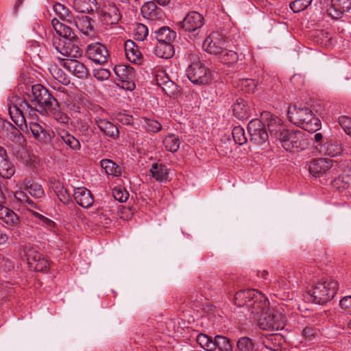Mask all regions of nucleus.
Instances as JSON below:
<instances>
[{"instance_id":"33","label":"nucleus","mask_w":351,"mask_h":351,"mask_svg":"<svg viewBox=\"0 0 351 351\" xmlns=\"http://www.w3.org/2000/svg\"><path fill=\"white\" fill-rule=\"evenodd\" d=\"M158 43H171L176 37V33L167 27H162L154 31Z\"/></svg>"},{"instance_id":"56","label":"nucleus","mask_w":351,"mask_h":351,"mask_svg":"<svg viewBox=\"0 0 351 351\" xmlns=\"http://www.w3.org/2000/svg\"><path fill=\"white\" fill-rule=\"evenodd\" d=\"M14 197L21 203H27L32 208L36 207L35 203L23 191H16L14 193Z\"/></svg>"},{"instance_id":"32","label":"nucleus","mask_w":351,"mask_h":351,"mask_svg":"<svg viewBox=\"0 0 351 351\" xmlns=\"http://www.w3.org/2000/svg\"><path fill=\"white\" fill-rule=\"evenodd\" d=\"M318 151L320 154L327 155L330 157H335L341 154L342 149L341 146L334 142H327L324 144H319Z\"/></svg>"},{"instance_id":"47","label":"nucleus","mask_w":351,"mask_h":351,"mask_svg":"<svg viewBox=\"0 0 351 351\" xmlns=\"http://www.w3.org/2000/svg\"><path fill=\"white\" fill-rule=\"evenodd\" d=\"M215 350L220 351H232V346L228 338L221 335H216L214 339Z\"/></svg>"},{"instance_id":"58","label":"nucleus","mask_w":351,"mask_h":351,"mask_svg":"<svg viewBox=\"0 0 351 351\" xmlns=\"http://www.w3.org/2000/svg\"><path fill=\"white\" fill-rule=\"evenodd\" d=\"M110 76V72L106 69H99L94 71V77L99 81L108 80Z\"/></svg>"},{"instance_id":"44","label":"nucleus","mask_w":351,"mask_h":351,"mask_svg":"<svg viewBox=\"0 0 351 351\" xmlns=\"http://www.w3.org/2000/svg\"><path fill=\"white\" fill-rule=\"evenodd\" d=\"M141 11L143 17L148 20H154L158 14L156 5L154 2L145 3L141 7Z\"/></svg>"},{"instance_id":"42","label":"nucleus","mask_w":351,"mask_h":351,"mask_svg":"<svg viewBox=\"0 0 351 351\" xmlns=\"http://www.w3.org/2000/svg\"><path fill=\"white\" fill-rule=\"evenodd\" d=\"M52 188L61 202L64 204H67L70 202V195L60 182H54Z\"/></svg>"},{"instance_id":"49","label":"nucleus","mask_w":351,"mask_h":351,"mask_svg":"<svg viewBox=\"0 0 351 351\" xmlns=\"http://www.w3.org/2000/svg\"><path fill=\"white\" fill-rule=\"evenodd\" d=\"M143 125L152 133H156L161 130L162 125L158 121L147 118L143 119Z\"/></svg>"},{"instance_id":"38","label":"nucleus","mask_w":351,"mask_h":351,"mask_svg":"<svg viewBox=\"0 0 351 351\" xmlns=\"http://www.w3.org/2000/svg\"><path fill=\"white\" fill-rule=\"evenodd\" d=\"M163 145L168 152H176L180 147V140L176 134H169L163 140Z\"/></svg>"},{"instance_id":"18","label":"nucleus","mask_w":351,"mask_h":351,"mask_svg":"<svg viewBox=\"0 0 351 351\" xmlns=\"http://www.w3.org/2000/svg\"><path fill=\"white\" fill-rule=\"evenodd\" d=\"M351 9V0H331L328 9V14L333 19H340L344 12Z\"/></svg>"},{"instance_id":"14","label":"nucleus","mask_w":351,"mask_h":351,"mask_svg":"<svg viewBox=\"0 0 351 351\" xmlns=\"http://www.w3.org/2000/svg\"><path fill=\"white\" fill-rule=\"evenodd\" d=\"M60 64L69 72L78 78H84L88 75V69L84 64L79 62L77 58L60 59Z\"/></svg>"},{"instance_id":"20","label":"nucleus","mask_w":351,"mask_h":351,"mask_svg":"<svg viewBox=\"0 0 351 351\" xmlns=\"http://www.w3.org/2000/svg\"><path fill=\"white\" fill-rule=\"evenodd\" d=\"M95 122L101 132H102L106 136H108L112 139H117L119 138V130L112 122L99 116L95 117Z\"/></svg>"},{"instance_id":"23","label":"nucleus","mask_w":351,"mask_h":351,"mask_svg":"<svg viewBox=\"0 0 351 351\" xmlns=\"http://www.w3.org/2000/svg\"><path fill=\"white\" fill-rule=\"evenodd\" d=\"M3 130L2 136L12 141V142L19 143L23 139V136L19 129L8 121H1Z\"/></svg>"},{"instance_id":"29","label":"nucleus","mask_w":351,"mask_h":351,"mask_svg":"<svg viewBox=\"0 0 351 351\" xmlns=\"http://www.w3.org/2000/svg\"><path fill=\"white\" fill-rule=\"evenodd\" d=\"M23 184L32 197L40 198L44 196L45 191L42 186L35 182L31 178H25Z\"/></svg>"},{"instance_id":"61","label":"nucleus","mask_w":351,"mask_h":351,"mask_svg":"<svg viewBox=\"0 0 351 351\" xmlns=\"http://www.w3.org/2000/svg\"><path fill=\"white\" fill-rule=\"evenodd\" d=\"M118 1L125 4V5L128 8V9L134 12L136 10L138 2L140 0H118Z\"/></svg>"},{"instance_id":"3","label":"nucleus","mask_w":351,"mask_h":351,"mask_svg":"<svg viewBox=\"0 0 351 351\" xmlns=\"http://www.w3.org/2000/svg\"><path fill=\"white\" fill-rule=\"evenodd\" d=\"M337 289V281L323 278L306 291V297L310 302L322 305L335 297Z\"/></svg>"},{"instance_id":"40","label":"nucleus","mask_w":351,"mask_h":351,"mask_svg":"<svg viewBox=\"0 0 351 351\" xmlns=\"http://www.w3.org/2000/svg\"><path fill=\"white\" fill-rule=\"evenodd\" d=\"M100 164L107 174L113 176H118L121 174V168L112 160L104 159L101 160Z\"/></svg>"},{"instance_id":"8","label":"nucleus","mask_w":351,"mask_h":351,"mask_svg":"<svg viewBox=\"0 0 351 351\" xmlns=\"http://www.w3.org/2000/svg\"><path fill=\"white\" fill-rule=\"evenodd\" d=\"M286 136L282 141L281 145L287 151L304 150L308 145V138L302 130H289Z\"/></svg>"},{"instance_id":"57","label":"nucleus","mask_w":351,"mask_h":351,"mask_svg":"<svg viewBox=\"0 0 351 351\" xmlns=\"http://www.w3.org/2000/svg\"><path fill=\"white\" fill-rule=\"evenodd\" d=\"M339 305L344 313L351 314V295L343 297L340 300Z\"/></svg>"},{"instance_id":"51","label":"nucleus","mask_w":351,"mask_h":351,"mask_svg":"<svg viewBox=\"0 0 351 351\" xmlns=\"http://www.w3.org/2000/svg\"><path fill=\"white\" fill-rule=\"evenodd\" d=\"M232 137L234 142L239 145H242L247 142V138L245 136L244 130L241 127H235L232 130Z\"/></svg>"},{"instance_id":"25","label":"nucleus","mask_w":351,"mask_h":351,"mask_svg":"<svg viewBox=\"0 0 351 351\" xmlns=\"http://www.w3.org/2000/svg\"><path fill=\"white\" fill-rule=\"evenodd\" d=\"M25 254L27 257V260L37 263L36 269L37 270H43L49 267V261L46 259L40 252L33 250H26Z\"/></svg>"},{"instance_id":"19","label":"nucleus","mask_w":351,"mask_h":351,"mask_svg":"<svg viewBox=\"0 0 351 351\" xmlns=\"http://www.w3.org/2000/svg\"><path fill=\"white\" fill-rule=\"evenodd\" d=\"M73 197L77 204L84 208L91 207L94 202L91 192L85 187L75 189Z\"/></svg>"},{"instance_id":"50","label":"nucleus","mask_w":351,"mask_h":351,"mask_svg":"<svg viewBox=\"0 0 351 351\" xmlns=\"http://www.w3.org/2000/svg\"><path fill=\"white\" fill-rule=\"evenodd\" d=\"M133 34L136 40L143 41L148 35V28L142 23H138L134 28Z\"/></svg>"},{"instance_id":"15","label":"nucleus","mask_w":351,"mask_h":351,"mask_svg":"<svg viewBox=\"0 0 351 351\" xmlns=\"http://www.w3.org/2000/svg\"><path fill=\"white\" fill-rule=\"evenodd\" d=\"M73 24L85 36L91 37L95 34V21L88 16L81 15L77 16L76 19L73 18L71 25Z\"/></svg>"},{"instance_id":"60","label":"nucleus","mask_w":351,"mask_h":351,"mask_svg":"<svg viewBox=\"0 0 351 351\" xmlns=\"http://www.w3.org/2000/svg\"><path fill=\"white\" fill-rule=\"evenodd\" d=\"M120 86L128 90H133L135 88V84L133 78L123 79L120 80Z\"/></svg>"},{"instance_id":"53","label":"nucleus","mask_w":351,"mask_h":351,"mask_svg":"<svg viewBox=\"0 0 351 351\" xmlns=\"http://www.w3.org/2000/svg\"><path fill=\"white\" fill-rule=\"evenodd\" d=\"M237 347L240 351H252L254 343L250 338L243 337L239 339Z\"/></svg>"},{"instance_id":"2","label":"nucleus","mask_w":351,"mask_h":351,"mask_svg":"<svg viewBox=\"0 0 351 351\" xmlns=\"http://www.w3.org/2000/svg\"><path fill=\"white\" fill-rule=\"evenodd\" d=\"M235 305L245 307L250 315H257L267 310L269 300L261 292L255 289L240 290L234 295Z\"/></svg>"},{"instance_id":"62","label":"nucleus","mask_w":351,"mask_h":351,"mask_svg":"<svg viewBox=\"0 0 351 351\" xmlns=\"http://www.w3.org/2000/svg\"><path fill=\"white\" fill-rule=\"evenodd\" d=\"M118 120L124 125H130L132 123V117L129 115H120L118 118Z\"/></svg>"},{"instance_id":"43","label":"nucleus","mask_w":351,"mask_h":351,"mask_svg":"<svg viewBox=\"0 0 351 351\" xmlns=\"http://www.w3.org/2000/svg\"><path fill=\"white\" fill-rule=\"evenodd\" d=\"M217 57L223 64L228 65L234 64L239 60L238 54L232 50H228L227 47Z\"/></svg>"},{"instance_id":"36","label":"nucleus","mask_w":351,"mask_h":351,"mask_svg":"<svg viewBox=\"0 0 351 351\" xmlns=\"http://www.w3.org/2000/svg\"><path fill=\"white\" fill-rule=\"evenodd\" d=\"M30 130L34 138L45 143H47L50 140V135L46 132L43 128L38 123L32 121L29 122Z\"/></svg>"},{"instance_id":"21","label":"nucleus","mask_w":351,"mask_h":351,"mask_svg":"<svg viewBox=\"0 0 351 351\" xmlns=\"http://www.w3.org/2000/svg\"><path fill=\"white\" fill-rule=\"evenodd\" d=\"M149 173L158 182L166 183L169 181V169L162 163L156 162L152 164L149 169Z\"/></svg>"},{"instance_id":"12","label":"nucleus","mask_w":351,"mask_h":351,"mask_svg":"<svg viewBox=\"0 0 351 351\" xmlns=\"http://www.w3.org/2000/svg\"><path fill=\"white\" fill-rule=\"evenodd\" d=\"M86 53L87 58L97 64H104L107 62L109 53L106 47L100 43L89 44Z\"/></svg>"},{"instance_id":"37","label":"nucleus","mask_w":351,"mask_h":351,"mask_svg":"<svg viewBox=\"0 0 351 351\" xmlns=\"http://www.w3.org/2000/svg\"><path fill=\"white\" fill-rule=\"evenodd\" d=\"M281 340V337L278 334H270L263 337L261 343L268 350L277 351Z\"/></svg>"},{"instance_id":"7","label":"nucleus","mask_w":351,"mask_h":351,"mask_svg":"<svg viewBox=\"0 0 351 351\" xmlns=\"http://www.w3.org/2000/svg\"><path fill=\"white\" fill-rule=\"evenodd\" d=\"M261 118L264 125L267 126L271 138L281 143L289 131L284 125L282 120L267 111L263 112Z\"/></svg>"},{"instance_id":"6","label":"nucleus","mask_w":351,"mask_h":351,"mask_svg":"<svg viewBox=\"0 0 351 351\" xmlns=\"http://www.w3.org/2000/svg\"><path fill=\"white\" fill-rule=\"evenodd\" d=\"M252 315L259 328L263 330H278L282 329L285 324V316L278 311H269V308H267L264 312Z\"/></svg>"},{"instance_id":"31","label":"nucleus","mask_w":351,"mask_h":351,"mask_svg":"<svg viewBox=\"0 0 351 351\" xmlns=\"http://www.w3.org/2000/svg\"><path fill=\"white\" fill-rule=\"evenodd\" d=\"M174 53V47L171 43H158L154 48V53L160 58H171Z\"/></svg>"},{"instance_id":"22","label":"nucleus","mask_w":351,"mask_h":351,"mask_svg":"<svg viewBox=\"0 0 351 351\" xmlns=\"http://www.w3.org/2000/svg\"><path fill=\"white\" fill-rule=\"evenodd\" d=\"M13 165L8 160L6 151L0 148V176L9 179L14 173Z\"/></svg>"},{"instance_id":"63","label":"nucleus","mask_w":351,"mask_h":351,"mask_svg":"<svg viewBox=\"0 0 351 351\" xmlns=\"http://www.w3.org/2000/svg\"><path fill=\"white\" fill-rule=\"evenodd\" d=\"M8 240V236L6 233L0 228V245L5 244Z\"/></svg>"},{"instance_id":"11","label":"nucleus","mask_w":351,"mask_h":351,"mask_svg":"<svg viewBox=\"0 0 351 351\" xmlns=\"http://www.w3.org/2000/svg\"><path fill=\"white\" fill-rule=\"evenodd\" d=\"M262 119H252L247 125V131L250 136V141L256 145H263L268 139V134L263 128Z\"/></svg>"},{"instance_id":"45","label":"nucleus","mask_w":351,"mask_h":351,"mask_svg":"<svg viewBox=\"0 0 351 351\" xmlns=\"http://www.w3.org/2000/svg\"><path fill=\"white\" fill-rule=\"evenodd\" d=\"M196 341L202 348L206 351L215 350L214 340L205 334H198L196 337Z\"/></svg>"},{"instance_id":"35","label":"nucleus","mask_w":351,"mask_h":351,"mask_svg":"<svg viewBox=\"0 0 351 351\" xmlns=\"http://www.w3.org/2000/svg\"><path fill=\"white\" fill-rule=\"evenodd\" d=\"M232 110L236 117L243 119L248 117L250 108L243 99L238 98L232 106Z\"/></svg>"},{"instance_id":"55","label":"nucleus","mask_w":351,"mask_h":351,"mask_svg":"<svg viewBox=\"0 0 351 351\" xmlns=\"http://www.w3.org/2000/svg\"><path fill=\"white\" fill-rule=\"evenodd\" d=\"M112 195L114 199L120 202H124L127 201L129 197L128 192L122 188L117 187L112 191Z\"/></svg>"},{"instance_id":"26","label":"nucleus","mask_w":351,"mask_h":351,"mask_svg":"<svg viewBox=\"0 0 351 351\" xmlns=\"http://www.w3.org/2000/svg\"><path fill=\"white\" fill-rule=\"evenodd\" d=\"M125 56L129 61L134 63H139L141 60V53L138 46L131 40H128L125 43Z\"/></svg>"},{"instance_id":"64","label":"nucleus","mask_w":351,"mask_h":351,"mask_svg":"<svg viewBox=\"0 0 351 351\" xmlns=\"http://www.w3.org/2000/svg\"><path fill=\"white\" fill-rule=\"evenodd\" d=\"M65 104L70 110L74 112L79 111L80 107L77 106L75 104H73L71 101H65Z\"/></svg>"},{"instance_id":"4","label":"nucleus","mask_w":351,"mask_h":351,"mask_svg":"<svg viewBox=\"0 0 351 351\" xmlns=\"http://www.w3.org/2000/svg\"><path fill=\"white\" fill-rule=\"evenodd\" d=\"M185 58L191 62L186 70L189 80L195 85L200 86L208 84L211 78L210 71L203 62L199 60L196 51H187Z\"/></svg>"},{"instance_id":"41","label":"nucleus","mask_w":351,"mask_h":351,"mask_svg":"<svg viewBox=\"0 0 351 351\" xmlns=\"http://www.w3.org/2000/svg\"><path fill=\"white\" fill-rule=\"evenodd\" d=\"M114 71L119 81L123 79L134 78V69L130 66L117 65L114 66Z\"/></svg>"},{"instance_id":"24","label":"nucleus","mask_w":351,"mask_h":351,"mask_svg":"<svg viewBox=\"0 0 351 351\" xmlns=\"http://www.w3.org/2000/svg\"><path fill=\"white\" fill-rule=\"evenodd\" d=\"M51 25L56 32L62 37L60 40L75 39V35L72 28L62 22H60L57 19H53L51 21Z\"/></svg>"},{"instance_id":"13","label":"nucleus","mask_w":351,"mask_h":351,"mask_svg":"<svg viewBox=\"0 0 351 351\" xmlns=\"http://www.w3.org/2000/svg\"><path fill=\"white\" fill-rule=\"evenodd\" d=\"M204 20L202 14L197 12L188 13L183 20L179 22L180 27L185 32H193L195 34L204 25Z\"/></svg>"},{"instance_id":"59","label":"nucleus","mask_w":351,"mask_h":351,"mask_svg":"<svg viewBox=\"0 0 351 351\" xmlns=\"http://www.w3.org/2000/svg\"><path fill=\"white\" fill-rule=\"evenodd\" d=\"M339 122L342 128L349 134L351 130V119L343 116L339 118Z\"/></svg>"},{"instance_id":"1","label":"nucleus","mask_w":351,"mask_h":351,"mask_svg":"<svg viewBox=\"0 0 351 351\" xmlns=\"http://www.w3.org/2000/svg\"><path fill=\"white\" fill-rule=\"evenodd\" d=\"M57 104V100L40 84L32 86L31 92L25 99H17L9 108L13 121L21 128L25 124L27 128L26 119H34L36 112L43 113L49 107Z\"/></svg>"},{"instance_id":"39","label":"nucleus","mask_w":351,"mask_h":351,"mask_svg":"<svg viewBox=\"0 0 351 351\" xmlns=\"http://www.w3.org/2000/svg\"><path fill=\"white\" fill-rule=\"evenodd\" d=\"M53 10L61 20L66 21L69 24L73 23V17L69 14V9L64 5L56 3L53 5Z\"/></svg>"},{"instance_id":"28","label":"nucleus","mask_w":351,"mask_h":351,"mask_svg":"<svg viewBox=\"0 0 351 351\" xmlns=\"http://www.w3.org/2000/svg\"><path fill=\"white\" fill-rule=\"evenodd\" d=\"M156 81L158 86L167 95L171 97L178 92V86L167 76L160 77L157 75Z\"/></svg>"},{"instance_id":"16","label":"nucleus","mask_w":351,"mask_h":351,"mask_svg":"<svg viewBox=\"0 0 351 351\" xmlns=\"http://www.w3.org/2000/svg\"><path fill=\"white\" fill-rule=\"evenodd\" d=\"M0 220L9 229L19 228L21 223L17 214L9 208L3 206L2 204H0Z\"/></svg>"},{"instance_id":"48","label":"nucleus","mask_w":351,"mask_h":351,"mask_svg":"<svg viewBox=\"0 0 351 351\" xmlns=\"http://www.w3.org/2000/svg\"><path fill=\"white\" fill-rule=\"evenodd\" d=\"M49 71L51 75L60 83L64 85H66L69 83V80L66 76L65 73L57 65H51L50 67H49Z\"/></svg>"},{"instance_id":"46","label":"nucleus","mask_w":351,"mask_h":351,"mask_svg":"<svg viewBox=\"0 0 351 351\" xmlns=\"http://www.w3.org/2000/svg\"><path fill=\"white\" fill-rule=\"evenodd\" d=\"M237 86L242 91L247 93H252L255 91L257 84L253 79L241 78L239 80Z\"/></svg>"},{"instance_id":"30","label":"nucleus","mask_w":351,"mask_h":351,"mask_svg":"<svg viewBox=\"0 0 351 351\" xmlns=\"http://www.w3.org/2000/svg\"><path fill=\"white\" fill-rule=\"evenodd\" d=\"M45 112L57 123L67 125L69 122V117L60 110L58 102L56 104L49 107Z\"/></svg>"},{"instance_id":"52","label":"nucleus","mask_w":351,"mask_h":351,"mask_svg":"<svg viewBox=\"0 0 351 351\" xmlns=\"http://www.w3.org/2000/svg\"><path fill=\"white\" fill-rule=\"evenodd\" d=\"M313 0H295L290 3V8L293 12H300L306 9Z\"/></svg>"},{"instance_id":"5","label":"nucleus","mask_w":351,"mask_h":351,"mask_svg":"<svg viewBox=\"0 0 351 351\" xmlns=\"http://www.w3.org/2000/svg\"><path fill=\"white\" fill-rule=\"evenodd\" d=\"M288 118L293 124L309 132H315L321 128V122L315 117L311 110L307 107H289Z\"/></svg>"},{"instance_id":"17","label":"nucleus","mask_w":351,"mask_h":351,"mask_svg":"<svg viewBox=\"0 0 351 351\" xmlns=\"http://www.w3.org/2000/svg\"><path fill=\"white\" fill-rule=\"evenodd\" d=\"M334 160L327 158H317L311 161L308 171L315 177L326 173L332 167Z\"/></svg>"},{"instance_id":"54","label":"nucleus","mask_w":351,"mask_h":351,"mask_svg":"<svg viewBox=\"0 0 351 351\" xmlns=\"http://www.w3.org/2000/svg\"><path fill=\"white\" fill-rule=\"evenodd\" d=\"M302 335L307 341H312L319 337V331L316 328L306 326L302 330Z\"/></svg>"},{"instance_id":"34","label":"nucleus","mask_w":351,"mask_h":351,"mask_svg":"<svg viewBox=\"0 0 351 351\" xmlns=\"http://www.w3.org/2000/svg\"><path fill=\"white\" fill-rule=\"evenodd\" d=\"M73 6L81 13H89L97 9L96 0H73Z\"/></svg>"},{"instance_id":"10","label":"nucleus","mask_w":351,"mask_h":351,"mask_svg":"<svg viewBox=\"0 0 351 351\" xmlns=\"http://www.w3.org/2000/svg\"><path fill=\"white\" fill-rule=\"evenodd\" d=\"M53 45L57 52L64 57H58L59 62H60V59L78 58L81 56V50L75 44V39L60 40L57 45L55 43Z\"/></svg>"},{"instance_id":"27","label":"nucleus","mask_w":351,"mask_h":351,"mask_svg":"<svg viewBox=\"0 0 351 351\" xmlns=\"http://www.w3.org/2000/svg\"><path fill=\"white\" fill-rule=\"evenodd\" d=\"M58 136L71 149L80 150L81 145L80 141L68 131L63 129L56 130Z\"/></svg>"},{"instance_id":"9","label":"nucleus","mask_w":351,"mask_h":351,"mask_svg":"<svg viewBox=\"0 0 351 351\" xmlns=\"http://www.w3.org/2000/svg\"><path fill=\"white\" fill-rule=\"evenodd\" d=\"M202 47L207 53L217 56L227 47V41L221 34L215 32L206 38Z\"/></svg>"}]
</instances>
